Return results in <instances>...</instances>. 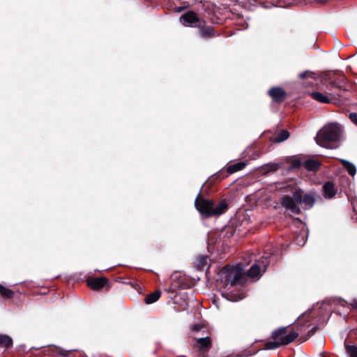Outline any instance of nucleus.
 Wrapping results in <instances>:
<instances>
[{
	"label": "nucleus",
	"mask_w": 357,
	"mask_h": 357,
	"mask_svg": "<svg viewBox=\"0 0 357 357\" xmlns=\"http://www.w3.org/2000/svg\"><path fill=\"white\" fill-rule=\"evenodd\" d=\"M294 167H298V164H297V163L295 162H294Z\"/></svg>",
	"instance_id": "obj_38"
},
{
	"label": "nucleus",
	"mask_w": 357,
	"mask_h": 357,
	"mask_svg": "<svg viewBox=\"0 0 357 357\" xmlns=\"http://www.w3.org/2000/svg\"><path fill=\"white\" fill-rule=\"evenodd\" d=\"M13 345L12 338L5 334H0V347H10Z\"/></svg>",
	"instance_id": "obj_17"
},
{
	"label": "nucleus",
	"mask_w": 357,
	"mask_h": 357,
	"mask_svg": "<svg viewBox=\"0 0 357 357\" xmlns=\"http://www.w3.org/2000/svg\"><path fill=\"white\" fill-rule=\"evenodd\" d=\"M304 167L309 171H317L320 167V163L316 160L310 159L305 161Z\"/></svg>",
	"instance_id": "obj_14"
},
{
	"label": "nucleus",
	"mask_w": 357,
	"mask_h": 357,
	"mask_svg": "<svg viewBox=\"0 0 357 357\" xmlns=\"http://www.w3.org/2000/svg\"><path fill=\"white\" fill-rule=\"evenodd\" d=\"M68 353H69V351H66V350H64V349H59L58 350V354H59V355H61V356H68Z\"/></svg>",
	"instance_id": "obj_32"
},
{
	"label": "nucleus",
	"mask_w": 357,
	"mask_h": 357,
	"mask_svg": "<svg viewBox=\"0 0 357 357\" xmlns=\"http://www.w3.org/2000/svg\"><path fill=\"white\" fill-rule=\"evenodd\" d=\"M351 305L357 310V299H354Z\"/></svg>",
	"instance_id": "obj_35"
},
{
	"label": "nucleus",
	"mask_w": 357,
	"mask_h": 357,
	"mask_svg": "<svg viewBox=\"0 0 357 357\" xmlns=\"http://www.w3.org/2000/svg\"><path fill=\"white\" fill-rule=\"evenodd\" d=\"M316 330H317V327H316V326L313 327V328H312L309 331V333H308V337L312 336V335L314 333V332L316 331Z\"/></svg>",
	"instance_id": "obj_34"
},
{
	"label": "nucleus",
	"mask_w": 357,
	"mask_h": 357,
	"mask_svg": "<svg viewBox=\"0 0 357 357\" xmlns=\"http://www.w3.org/2000/svg\"><path fill=\"white\" fill-rule=\"evenodd\" d=\"M207 264V258L204 256H201L198 259V266L199 267H203Z\"/></svg>",
	"instance_id": "obj_28"
},
{
	"label": "nucleus",
	"mask_w": 357,
	"mask_h": 357,
	"mask_svg": "<svg viewBox=\"0 0 357 357\" xmlns=\"http://www.w3.org/2000/svg\"><path fill=\"white\" fill-rule=\"evenodd\" d=\"M324 195L326 198H332L336 194V190L333 183L327 182L323 185Z\"/></svg>",
	"instance_id": "obj_11"
},
{
	"label": "nucleus",
	"mask_w": 357,
	"mask_h": 357,
	"mask_svg": "<svg viewBox=\"0 0 357 357\" xmlns=\"http://www.w3.org/2000/svg\"><path fill=\"white\" fill-rule=\"evenodd\" d=\"M328 84L331 86V88H339L340 89L341 87L340 85L337 82H336L335 80H332V79L328 82Z\"/></svg>",
	"instance_id": "obj_31"
},
{
	"label": "nucleus",
	"mask_w": 357,
	"mask_h": 357,
	"mask_svg": "<svg viewBox=\"0 0 357 357\" xmlns=\"http://www.w3.org/2000/svg\"><path fill=\"white\" fill-rule=\"evenodd\" d=\"M346 351L349 357H357V347L354 345L347 346Z\"/></svg>",
	"instance_id": "obj_25"
},
{
	"label": "nucleus",
	"mask_w": 357,
	"mask_h": 357,
	"mask_svg": "<svg viewBox=\"0 0 357 357\" xmlns=\"http://www.w3.org/2000/svg\"><path fill=\"white\" fill-rule=\"evenodd\" d=\"M310 314V312H307L305 313H303L301 316H300L299 319L305 320L307 319V317Z\"/></svg>",
	"instance_id": "obj_33"
},
{
	"label": "nucleus",
	"mask_w": 357,
	"mask_h": 357,
	"mask_svg": "<svg viewBox=\"0 0 357 357\" xmlns=\"http://www.w3.org/2000/svg\"><path fill=\"white\" fill-rule=\"evenodd\" d=\"M243 356L241 355V354H231V355L228 356L227 357H243Z\"/></svg>",
	"instance_id": "obj_37"
},
{
	"label": "nucleus",
	"mask_w": 357,
	"mask_h": 357,
	"mask_svg": "<svg viewBox=\"0 0 357 357\" xmlns=\"http://www.w3.org/2000/svg\"><path fill=\"white\" fill-rule=\"evenodd\" d=\"M310 96L316 101L321 103H329L331 102V99L327 95L319 91L312 92Z\"/></svg>",
	"instance_id": "obj_12"
},
{
	"label": "nucleus",
	"mask_w": 357,
	"mask_h": 357,
	"mask_svg": "<svg viewBox=\"0 0 357 357\" xmlns=\"http://www.w3.org/2000/svg\"><path fill=\"white\" fill-rule=\"evenodd\" d=\"M223 296H225L227 300L236 302L240 300H242L245 297L243 293H241L240 294H222Z\"/></svg>",
	"instance_id": "obj_21"
},
{
	"label": "nucleus",
	"mask_w": 357,
	"mask_h": 357,
	"mask_svg": "<svg viewBox=\"0 0 357 357\" xmlns=\"http://www.w3.org/2000/svg\"><path fill=\"white\" fill-rule=\"evenodd\" d=\"M289 137V132L286 130H282L276 136H275L273 141L276 143H280L287 139Z\"/></svg>",
	"instance_id": "obj_18"
},
{
	"label": "nucleus",
	"mask_w": 357,
	"mask_h": 357,
	"mask_svg": "<svg viewBox=\"0 0 357 357\" xmlns=\"http://www.w3.org/2000/svg\"><path fill=\"white\" fill-rule=\"evenodd\" d=\"M307 239V234L306 232H303L302 234L298 235L295 238V242L297 245L300 246H303L305 245Z\"/></svg>",
	"instance_id": "obj_24"
},
{
	"label": "nucleus",
	"mask_w": 357,
	"mask_h": 357,
	"mask_svg": "<svg viewBox=\"0 0 357 357\" xmlns=\"http://www.w3.org/2000/svg\"><path fill=\"white\" fill-rule=\"evenodd\" d=\"M314 1L318 3H324L327 1V0H314Z\"/></svg>",
	"instance_id": "obj_36"
},
{
	"label": "nucleus",
	"mask_w": 357,
	"mask_h": 357,
	"mask_svg": "<svg viewBox=\"0 0 357 357\" xmlns=\"http://www.w3.org/2000/svg\"><path fill=\"white\" fill-rule=\"evenodd\" d=\"M343 128L336 122L326 124L317 133V143L324 148L334 149L342 138Z\"/></svg>",
	"instance_id": "obj_1"
},
{
	"label": "nucleus",
	"mask_w": 357,
	"mask_h": 357,
	"mask_svg": "<svg viewBox=\"0 0 357 357\" xmlns=\"http://www.w3.org/2000/svg\"><path fill=\"white\" fill-rule=\"evenodd\" d=\"M314 75H315L314 73H313L312 72L305 71V72L300 73L298 76L301 79H304L307 77L314 78Z\"/></svg>",
	"instance_id": "obj_27"
},
{
	"label": "nucleus",
	"mask_w": 357,
	"mask_h": 357,
	"mask_svg": "<svg viewBox=\"0 0 357 357\" xmlns=\"http://www.w3.org/2000/svg\"><path fill=\"white\" fill-rule=\"evenodd\" d=\"M247 160L241 161L235 164L229 165L227 167V172L229 174H234L238 171L244 169L247 166Z\"/></svg>",
	"instance_id": "obj_10"
},
{
	"label": "nucleus",
	"mask_w": 357,
	"mask_h": 357,
	"mask_svg": "<svg viewBox=\"0 0 357 357\" xmlns=\"http://www.w3.org/2000/svg\"><path fill=\"white\" fill-rule=\"evenodd\" d=\"M268 94L275 102H280L284 100L286 93L285 91L278 87H273L268 91Z\"/></svg>",
	"instance_id": "obj_8"
},
{
	"label": "nucleus",
	"mask_w": 357,
	"mask_h": 357,
	"mask_svg": "<svg viewBox=\"0 0 357 357\" xmlns=\"http://www.w3.org/2000/svg\"><path fill=\"white\" fill-rule=\"evenodd\" d=\"M279 168V165L276 163H268L261 167V171L264 173L275 172Z\"/></svg>",
	"instance_id": "obj_20"
},
{
	"label": "nucleus",
	"mask_w": 357,
	"mask_h": 357,
	"mask_svg": "<svg viewBox=\"0 0 357 357\" xmlns=\"http://www.w3.org/2000/svg\"><path fill=\"white\" fill-rule=\"evenodd\" d=\"M107 282V280L105 278H97L87 280L89 287L93 290H98L102 288Z\"/></svg>",
	"instance_id": "obj_9"
},
{
	"label": "nucleus",
	"mask_w": 357,
	"mask_h": 357,
	"mask_svg": "<svg viewBox=\"0 0 357 357\" xmlns=\"http://www.w3.org/2000/svg\"><path fill=\"white\" fill-rule=\"evenodd\" d=\"M340 161L343 167L347 169V172L351 176H354L356 173V166L353 163L346 160H341Z\"/></svg>",
	"instance_id": "obj_15"
},
{
	"label": "nucleus",
	"mask_w": 357,
	"mask_h": 357,
	"mask_svg": "<svg viewBox=\"0 0 357 357\" xmlns=\"http://www.w3.org/2000/svg\"><path fill=\"white\" fill-rule=\"evenodd\" d=\"M195 206L202 215L208 218L217 217L225 213L228 204L225 200L215 202L205 199L201 196V192H199L195 201Z\"/></svg>",
	"instance_id": "obj_3"
},
{
	"label": "nucleus",
	"mask_w": 357,
	"mask_h": 357,
	"mask_svg": "<svg viewBox=\"0 0 357 357\" xmlns=\"http://www.w3.org/2000/svg\"><path fill=\"white\" fill-rule=\"evenodd\" d=\"M180 22L184 25L191 24L194 26H200L202 24L197 14L192 11H188L183 14L180 17Z\"/></svg>",
	"instance_id": "obj_5"
},
{
	"label": "nucleus",
	"mask_w": 357,
	"mask_h": 357,
	"mask_svg": "<svg viewBox=\"0 0 357 357\" xmlns=\"http://www.w3.org/2000/svg\"><path fill=\"white\" fill-rule=\"evenodd\" d=\"M349 119L350 120L354 123H355L356 125H357V113H350L349 114Z\"/></svg>",
	"instance_id": "obj_30"
},
{
	"label": "nucleus",
	"mask_w": 357,
	"mask_h": 357,
	"mask_svg": "<svg viewBox=\"0 0 357 357\" xmlns=\"http://www.w3.org/2000/svg\"><path fill=\"white\" fill-rule=\"evenodd\" d=\"M315 202V197L312 193H304L301 189L294 192L292 196H285L282 198V205L293 213L299 214L301 205L304 209L311 208Z\"/></svg>",
	"instance_id": "obj_2"
},
{
	"label": "nucleus",
	"mask_w": 357,
	"mask_h": 357,
	"mask_svg": "<svg viewBox=\"0 0 357 357\" xmlns=\"http://www.w3.org/2000/svg\"><path fill=\"white\" fill-rule=\"evenodd\" d=\"M243 275L241 270L231 268L227 274V280L231 286L241 283Z\"/></svg>",
	"instance_id": "obj_6"
},
{
	"label": "nucleus",
	"mask_w": 357,
	"mask_h": 357,
	"mask_svg": "<svg viewBox=\"0 0 357 357\" xmlns=\"http://www.w3.org/2000/svg\"><path fill=\"white\" fill-rule=\"evenodd\" d=\"M281 345H283L282 344V341L274 340V341H270L265 343V349H275L278 347H280Z\"/></svg>",
	"instance_id": "obj_22"
},
{
	"label": "nucleus",
	"mask_w": 357,
	"mask_h": 357,
	"mask_svg": "<svg viewBox=\"0 0 357 357\" xmlns=\"http://www.w3.org/2000/svg\"><path fill=\"white\" fill-rule=\"evenodd\" d=\"M195 347L201 352L207 351L211 347V341L209 337L196 339Z\"/></svg>",
	"instance_id": "obj_7"
},
{
	"label": "nucleus",
	"mask_w": 357,
	"mask_h": 357,
	"mask_svg": "<svg viewBox=\"0 0 357 357\" xmlns=\"http://www.w3.org/2000/svg\"><path fill=\"white\" fill-rule=\"evenodd\" d=\"M213 28L211 26H208L206 29H202L200 30V34L202 37H210L213 35Z\"/></svg>",
	"instance_id": "obj_26"
},
{
	"label": "nucleus",
	"mask_w": 357,
	"mask_h": 357,
	"mask_svg": "<svg viewBox=\"0 0 357 357\" xmlns=\"http://www.w3.org/2000/svg\"><path fill=\"white\" fill-rule=\"evenodd\" d=\"M0 294L4 298H12L14 296V292L10 289L0 284Z\"/></svg>",
	"instance_id": "obj_19"
},
{
	"label": "nucleus",
	"mask_w": 357,
	"mask_h": 357,
	"mask_svg": "<svg viewBox=\"0 0 357 357\" xmlns=\"http://www.w3.org/2000/svg\"><path fill=\"white\" fill-rule=\"evenodd\" d=\"M203 328V326L201 324H194L190 326V329L192 331L198 332Z\"/></svg>",
	"instance_id": "obj_29"
},
{
	"label": "nucleus",
	"mask_w": 357,
	"mask_h": 357,
	"mask_svg": "<svg viewBox=\"0 0 357 357\" xmlns=\"http://www.w3.org/2000/svg\"><path fill=\"white\" fill-rule=\"evenodd\" d=\"M286 334V328L282 327L272 333V338L273 340H280L281 337H283Z\"/></svg>",
	"instance_id": "obj_23"
},
{
	"label": "nucleus",
	"mask_w": 357,
	"mask_h": 357,
	"mask_svg": "<svg viewBox=\"0 0 357 357\" xmlns=\"http://www.w3.org/2000/svg\"><path fill=\"white\" fill-rule=\"evenodd\" d=\"M270 264L268 257H262L260 259L255 262L248 271L247 275L249 278L259 280L262 274L266 271Z\"/></svg>",
	"instance_id": "obj_4"
},
{
	"label": "nucleus",
	"mask_w": 357,
	"mask_h": 357,
	"mask_svg": "<svg viewBox=\"0 0 357 357\" xmlns=\"http://www.w3.org/2000/svg\"><path fill=\"white\" fill-rule=\"evenodd\" d=\"M298 336V333L294 331H290L287 335L284 334L281 337L280 341L283 345H287L292 342Z\"/></svg>",
	"instance_id": "obj_13"
},
{
	"label": "nucleus",
	"mask_w": 357,
	"mask_h": 357,
	"mask_svg": "<svg viewBox=\"0 0 357 357\" xmlns=\"http://www.w3.org/2000/svg\"><path fill=\"white\" fill-rule=\"evenodd\" d=\"M161 296V292L160 291H155L149 295H147L145 298V303L146 304H151L157 301Z\"/></svg>",
	"instance_id": "obj_16"
}]
</instances>
